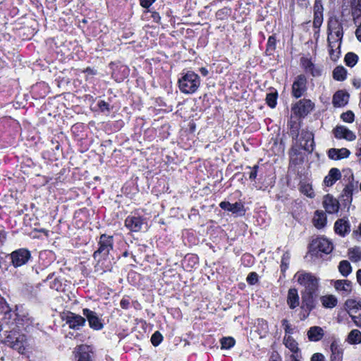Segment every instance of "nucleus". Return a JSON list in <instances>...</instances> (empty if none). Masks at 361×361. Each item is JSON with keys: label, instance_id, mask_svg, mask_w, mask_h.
<instances>
[{"label": "nucleus", "instance_id": "nucleus-10", "mask_svg": "<svg viewBox=\"0 0 361 361\" xmlns=\"http://www.w3.org/2000/svg\"><path fill=\"white\" fill-rule=\"evenodd\" d=\"M31 257L30 252L25 248L18 249L11 254L12 264L15 267L25 264Z\"/></svg>", "mask_w": 361, "mask_h": 361}, {"label": "nucleus", "instance_id": "nucleus-18", "mask_svg": "<svg viewBox=\"0 0 361 361\" xmlns=\"http://www.w3.org/2000/svg\"><path fill=\"white\" fill-rule=\"evenodd\" d=\"M327 31L328 34H334L336 37L340 38H343V25L335 16L329 18L328 20Z\"/></svg>", "mask_w": 361, "mask_h": 361}, {"label": "nucleus", "instance_id": "nucleus-61", "mask_svg": "<svg viewBox=\"0 0 361 361\" xmlns=\"http://www.w3.org/2000/svg\"><path fill=\"white\" fill-rule=\"evenodd\" d=\"M290 134L293 138L298 137L299 136L297 128L295 130H293V128H292L290 130Z\"/></svg>", "mask_w": 361, "mask_h": 361}, {"label": "nucleus", "instance_id": "nucleus-47", "mask_svg": "<svg viewBox=\"0 0 361 361\" xmlns=\"http://www.w3.org/2000/svg\"><path fill=\"white\" fill-rule=\"evenodd\" d=\"M276 40L274 36L271 35L268 38L267 51H274L276 49Z\"/></svg>", "mask_w": 361, "mask_h": 361}, {"label": "nucleus", "instance_id": "nucleus-21", "mask_svg": "<svg viewBox=\"0 0 361 361\" xmlns=\"http://www.w3.org/2000/svg\"><path fill=\"white\" fill-rule=\"evenodd\" d=\"M334 134L337 139H345L348 141H353L356 138L355 133L343 126H337L334 128Z\"/></svg>", "mask_w": 361, "mask_h": 361}, {"label": "nucleus", "instance_id": "nucleus-19", "mask_svg": "<svg viewBox=\"0 0 361 361\" xmlns=\"http://www.w3.org/2000/svg\"><path fill=\"white\" fill-rule=\"evenodd\" d=\"M323 207L329 214L337 213L339 210L340 203L331 195H326L324 197Z\"/></svg>", "mask_w": 361, "mask_h": 361}, {"label": "nucleus", "instance_id": "nucleus-28", "mask_svg": "<svg viewBox=\"0 0 361 361\" xmlns=\"http://www.w3.org/2000/svg\"><path fill=\"white\" fill-rule=\"evenodd\" d=\"M314 226L317 228H322L326 224V216L323 211H316L313 218Z\"/></svg>", "mask_w": 361, "mask_h": 361}, {"label": "nucleus", "instance_id": "nucleus-39", "mask_svg": "<svg viewBox=\"0 0 361 361\" xmlns=\"http://www.w3.org/2000/svg\"><path fill=\"white\" fill-rule=\"evenodd\" d=\"M349 258L353 262H358L361 259V250L359 247L351 248L349 250Z\"/></svg>", "mask_w": 361, "mask_h": 361}, {"label": "nucleus", "instance_id": "nucleus-24", "mask_svg": "<svg viewBox=\"0 0 361 361\" xmlns=\"http://www.w3.org/2000/svg\"><path fill=\"white\" fill-rule=\"evenodd\" d=\"M350 154V152L346 148H331L328 151V157L333 160H339L348 158Z\"/></svg>", "mask_w": 361, "mask_h": 361}, {"label": "nucleus", "instance_id": "nucleus-31", "mask_svg": "<svg viewBox=\"0 0 361 361\" xmlns=\"http://www.w3.org/2000/svg\"><path fill=\"white\" fill-rule=\"evenodd\" d=\"M334 288L337 290H342L346 293L351 291V282L348 280H337L334 282Z\"/></svg>", "mask_w": 361, "mask_h": 361}, {"label": "nucleus", "instance_id": "nucleus-15", "mask_svg": "<svg viewBox=\"0 0 361 361\" xmlns=\"http://www.w3.org/2000/svg\"><path fill=\"white\" fill-rule=\"evenodd\" d=\"M144 219L140 216H128L125 220L126 227L132 232H138L142 229Z\"/></svg>", "mask_w": 361, "mask_h": 361}, {"label": "nucleus", "instance_id": "nucleus-11", "mask_svg": "<svg viewBox=\"0 0 361 361\" xmlns=\"http://www.w3.org/2000/svg\"><path fill=\"white\" fill-rule=\"evenodd\" d=\"M307 78L304 75H298L292 85V95L295 98L301 97L307 91Z\"/></svg>", "mask_w": 361, "mask_h": 361}, {"label": "nucleus", "instance_id": "nucleus-14", "mask_svg": "<svg viewBox=\"0 0 361 361\" xmlns=\"http://www.w3.org/2000/svg\"><path fill=\"white\" fill-rule=\"evenodd\" d=\"M82 314L87 318L90 328L94 330H101L103 329L104 324L102 319L96 312L90 309L85 308L82 310Z\"/></svg>", "mask_w": 361, "mask_h": 361}, {"label": "nucleus", "instance_id": "nucleus-7", "mask_svg": "<svg viewBox=\"0 0 361 361\" xmlns=\"http://www.w3.org/2000/svg\"><path fill=\"white\" fill-rule=\"evenodd\" d=\"M345 306L354 324L361 327V302L348 299L345 301Z\"/></svg>", "mask_w": 361, "mask_h": 361}, {"label": "nucleus", "instance_id": "nucleus-30", "mask_svg": "<svg viewBox=\"0 0 361 361\" xmlns=\"http://www.w3.org/2000/svg\"><path fill=\"white\" fill-rule=\"evenodd\" d=\"M320 300L325 308H333L336 306L338 302L337 298L333 295L322 296Z\"/></svg>", "mask_w": 361, "mask_h": 361}, {"label": "nucleus", "instance_id": "nucleus-27", "mask_svg": "<svg viewBox=\"0 0 361 361\" xmlns=\"http://www.w3.org/2000/svg\"><path fill=\"white\" fill-rule=\"evenodd\" d=\"M324 335L323 329L317 326L310 327L307 331V337L310 341H319L323 338Z\"/></svg>", "mask_w": 361, "mask_h": 361}, {"label": "nucleus", "instance_id": "nucleus-57", "mask_svg": "<svg viewBox=\"0 0 361 361\" xmlns=\"http://www.w3.org/2000/svg\"><path fill=\"white\" fill-rule=\"evenodd\" d=\"M258 169H259L258 165H255L252 168V171H250V173L249 174V178L250 180H255L256 178Z\"/></svg>", "mask_w": 361, "mask_h": 361}, {"label": "nucleus", "instance_id": "nucleus-37", "mask_svg": "<svg viewBox=\"0 0 361 361\" xmlns=\"http://www.w3.org/2000/svg\"><path fill=\"white\" fill-rule=\"evenodd\" d=\"M278 93L276 91L271 92L267 94L266 102L271 108H274L277 104Z\"/></svg>", "mask_w": 361, "mask_h": 361}, {"label": "nucleus", "instance_id": "nucleus-51", "mask_svg": "<svg viewBox=\"0 0 361 361\" xmlns=\"http://www.w3.org/2000/svg\"><path fill=\"white\" fill-rule=\"evenodd\" d=\"M50 288L53 290H56L57 291H59L62 288V283L61 281L55 278L50 284Z\"/></svg>", "mask_w": 361, "mask_h": 361}, {"label": "nucleus", "instance_id": "nucleus-50", "mask_svg": "<svg viewBox=\"0 0 361 361\" xmlns=\"http://www.w3.org/2000/svg\"><path fill=\"white\" fill-rule=\"evenodd\" d=\"M353 16L355 22L357 23L360 16H361V1L357 4L356 7L353 11Z\"/></svg>", "mask_w": 361, "mask_h": 361}, {"label": "nucleus", "instance_id": "nucleus-2", "mask_svg": "<svg viewBox=\"0 0 361 361\" xmlns=\"http://www.w3.org/2000/svg\"><path fill=\"white\" fill-rule=\"evenodd\" d=\"M343 180L347 182V183L340 196V201L345 207H348L353 200V192H357L358 181L354 180L353 173L350 169H345L343 171Z\"/></svg>", "mask_w": 361, "mask_h": 361}, {"label": "nucleus", "instance_id": "nucleus-32", "mask_svg": "<svg viewBox=\"0 0 361 361\" xmlns=\"http://www.w3.org/2000/svg\"><path fill=\"white\" fill-rule=\"evenodd\" d=\"M283 343L291 352L297 353L299 350L298 343L290 335L285 336L283 338Z\"/></svg>", "mask_w": 361, "mask_h": 361}, {"label": "nucleus", "instance_id": "nucleus-43", "mask_svg": "<svg viewBox=\"0 0 361 361\" xmlns=\"http://www.w3.org/2000/svg\"><path fill=\"white\" fill-rule=\"evenodd\" d=\"M300 191L309 197H314V193L312 188V186L309 184H305L301 186Z\"/></svg>", "mask_w": 361, "mask_h": 361}, {"label": "nucleus", "instance_id": "nucleus-36", "mask_svg": "<svg viewBox=\"0 0 361 361\" xmlns=\"http://www.w3.org/2000/svg\"><path fill=\"white\" fill-rule=\"evenodd\" d=\"M358 61V56L353 52H348L345 56V63L349 67H353Z\"/></svg>", "mask_w": 361, "mask_h": 361}, {"label": "nucleus", "instance_id": "nucleus-5", "mask_svg": "<svg viewBox=\"0 0 361 361\" xmlns=\"http://www.w3.org/2000/svg\"><path fill=\"white\" fill-rule=\"evenodd\" d=\"M6 344L17 350L20 354H24L27 347L26 336L16 331H11L5 338Z\"/></svg>", "mask_w": 361, "mask_h": 361}, {"label": "nucleus", "instance_id": "nucleus-29", "mask_svg": "<svg viewBox=\"0 0 361 361\" xmlns=\"http://www.w3.org/2000/svg\"><path fill=\"white\" fill-rule=\"evenodd\" d=\"M348 94L343 91L336 92L333 97V104L336 106H343L348 102Z\"/></svg>", "mask_w": 361, "mask_h": 361}, {"label": "nucleus", "instance_id": "nucleus-40", "mask_svg": "<svg viewBox=\"0 0 361 361\" xmlns=\"http://www.w3.org/2000/svg\"><path fill=\"white\" fill-rule=\"evenodd\" d=\"M28 321L29 319L26 315H20L19 313H16L15 322L17 327H23L25 324L28 323Z\"/></svg>", "mask_w": 361, "mask_h": 361}, {"label": "nucleus", "instance_id": "nucleus-16", "mask_svg": "<svg viewBox=\"0 0 361 361\" xmlns=\"http://www.w3.org/2000/svg\"><path fill=\"white\" fill-rule=\"evenodd\" d=\"M219 206L222 209L231 212L237 216L245 215V210L241 202L231 204L229 202L224 201L220 203Z\"/></svg>", "mask_w": 361, "mask_h": 361}, {"label": "nucleus", "instance_id": "nucleus-1", "mask_svg": "<svg viewBox=\"0 0 361 361\" xmlns=\"http://www.w3.org/2000/svg\"><path fill=\"white\" fill-rule=\"evenodd\" d=\"M180 91L185 94H192L197 91L201 84L200 77L194 71H187L181 73L178 80Z\"/></svg>", "mask_w": 361, "mask_h": 361}, {"label": "nucleus", "instance_id": "nucleus-63", "mask_svg": "<svg viewBox=\"0 0 361 361\" xmlns=\"http://www.w3.org/2000/svg\"><path fill=\"white\" fill-rule=\"evenodd\" d=\"M357 280L359 284L361 286V269L357 271Z\"/></svg>", "mask_w": 361, "mask_h": 361}, {"label": "nucleus", "instance_id": "nucleus-46", "mask_svg": "<svg viewBox=\"0 0 361 361\" xmlns=\"http://www.w3.org/2000/svg\"><path fill=\"white\" fill-rule=\"evenodd\" d=\"M323 23V14H314L313 26L319 28Z\"/></svg>", "mask_w": 361, "mask_h": 361}, {"label": "nucleus", "instance_id": "nucleus-6", "mask_svg": "<svg viewBox=\"0 0 361 361\" xmlns=\"http://www.w3.org/2000/svg\"><path fill=\"white\" fill-rule=\"evenodd\" d=\"M301 309L304 312L301 319H305L309 316L310 312L315 308L318 293L301 292Z\"/></svg>", "mask_w": 361, "mask_h": 361}, {"label": "nucleus", "instance_id": "nucleus-33", "mask_svg": "<svg viewBox=\"0 0 361 361\" xmlns=\"http://www.w3.org/2000/svg\"><path fill=\"white\" fill-rule=\"evenodd\" d=\"M347 341L350 344H358L361 343V332L357 329L352 330L348 336Z\"/></svg>", "mask_w": 361, "mask_h": 361}, {"label": "nucleus", "instance_id": "nucleus-45", "mask_svg": "<svg viewBox=\"0 0 361 361\" xmlns=\"http://www.w3.org/2000/svg\"><path fill=\"white\" fill-rule=\"evenodd\" d=\"M355 115L351 111L343 113L341 116V119L346 123H352L354 121Z\"/></svg>", "mask_w": 361, "mask_h": 361}, {"label": "nucleus", "instance_id": "nucleus-64", "mask_svg": "<svg viewBox=\"0 0 361 361\" xmlns=\"http://www.w3.org/2000/svg\"><path fill=\"white\" fill-rule=\"evenodd\" d=\"M355 35H356V37L357 38V39L359 41L361 40V30L360 29H357L356 31H355Z\"/></svg>", "mask_w": 361, "mask_h": 361}, {"label": "nucleus", "instance_id": "nucleus-44", "mask_svg": "<svg viewBox=\"0 0 361 361\" xmlns=\"http://www.w3.org/2000/svg\"><path fill=\"white\" fill-rule=\"evenodd\" d=\"M163 340L162 335L159 332H154L151 337V342L154 346L159 345Z\"/></svg>", "mask_w": 361, "mask_h": 361}, {"label": "nucleus", "instance_id": "nucleus-20", "mask_svg": "<svg viewBox=\"0 0 361 361\" xmlns=\"http://www.w3.org/2000/svg\"><path fill=\"white\" fill-rule=\"evenodd\" d=\"M301 65L305 72L310 73L313 77H319L322 75V69L319 66L314 65L308 58L302 57Z\"/></svg>", "mask_w": 361, "mask_h": 361}, {"label": "nucleus", "instance_id": "nucleus-35", "mask_svg": "<svg viewBox=\"0 0 361 361\" xmlns=\"http://www.w3.org/2000/svg\"><path fill=\"white\" fill-rule=\"evenodd\" d=\"M338 269L343 276H347L352 271L351 265L347 260H343L340 262Z\"/></svg>", "mask_w": 361, "mask_h": 361}, {"label": "nucleus", "instance_id": "nucleus-12", "mask_svg": "<svg viewBox=\"0 0 361 361\" xmlns=\"http://www.w3.org/2000/svg\"><path fill=\"white\" fill-rule=\"evenodd\" d=\"M300 147L311 153L314 148V135L312 132L307 130H302L299 138Z\"/></svg>", "mask_w": 361, "mask_h": 361}, {"label": "nucleus", "instance_id": "nucleus-8", "mask_svg": "<svg viewBox=\"0 0 361 361\" xmlns=\"http://www.w3.org/2000/svg\"><path fill=\"white\" fill-rule=\"evenodd\" d=\"M310 252L312 255H318L319 252L329 254L333 250V244L327 238H317L310 244Z\"/></svg>", "mask_w": 361, "mask_h": 361}, {"label": "nucleus", "instance_id": "nucleus-52", "mask_svg": "<svg viewBox=\"0 0 361 361\" xmlns=\"http://www.w3.org/2000/svg\"><path fill=\"white\" fill-rule=\"evenodd\" d=\"M258 281V275L255 272H251L247 277V281L250 285L255 284Z\"/></svg>", "mask_w": 361, "mask_h": 361}, {"label": "nucleus", "instance_id": "nucleus-22", "mask_svg": "<svg viewBox=\"0 0 361 361\" xmlns=\"http://www.w3.org/2000/svg\"><path fill=\"white\" fill-rule=\"evenodd\" d=\"M334 231L338 235L344 237L350 232V224L346 219H339L334 224Z\"/></svg>", "mask_w": 361, "mask_h": 361}, {"label": "nucleus", "instance_id": "nucleus-48", "mask_svg": "<svg viewBox=\"0 0 361 361\" xmlns=\"http://www.w3.org/2000/svg\"><path fill=\"white\" fill-rule=\"evenodd\" d=\"M281 323L286 334H292L293 333V329L286 319H283Z\"/></svg>", "mask_w": 361, "mask_h": 361}, {"label": "nucleus", "instance_id": "nucleus-49", "mask_svg": "<svg viewBox=\"0 0 361 361\" xmlns=\"http://www.w3.org/2000/svg\"><path fill=\"white\" fill-rule=\"evenodd\" d=\"M323 6L322 0H315L314 5V14H323Z\"/></svg>", "mask_w": 361, "mask_h": 361}, {"label": "nucleus", "instance_id": "nucleus-54", "mask_svg": "<svg viewBox=\"0 0 361 361\" xmlns=\"http://www.w3.org/2000/svg\"><path fill=\"white\" fill-rule=\"evenodd\" d=\"M98 106L102 111H109V104L105 101H99L98 102Z\"/></svg>", "mask_w": 361, "mask_h": 361}, {"label": "nucleus", "instance_id": "nucleus-60", "mask_svg": "<svg viewBox=\"0 0 361 361\" xmlns=\"http://www.w3.org/2000/svg\"><path fill=\"white\" fill-rule=\"evenodd\" d=\"M353 85L355 88L359 89L361 87V79L354 78L353 80Z\"/></svg>", "mask_w": 361, "mask_h": 361}, {"label": "nucleus", "instance_id": "nucleus-13", "mask_svg": "<svg viewBox=\"0 0 361 361\" xmlns=\"http://www.w3.org/2000/svg\"><path fill=\"white\" fill-rule=\"evenodd\" d=\"M63 319L68 325L70 329L76 330L83 326L86 322L83 317L73 312H68Z\"/></svg>", "mask_w": 361, "mask_h": 361}, {"label": "nucleus", "instance_id": "nucleus-4", "mask_svg": "<svg viewBox=\"0 0 361 361\" xmlns=\"http://www.w3.org/2000/svg\"><path fill=\"white\" fill-rule=\"evenodd\" d=\"M98 248L93 253V258L97 264L106 259L114 247V237L106 234H102L97 242Z\"/></svg>", "mask_w": 361, "mask_h": 361}, {"label": "nucleus", "instance_id": "nucleus-34", "mask_svg": "<svg viewBox=\"0 0 361 361\" xmlns=\"http://www.w3.org/2000/svg\"><path fill=\"white\" fill-rule=\"evenodd\" d=\"M347 71L343 66H337L333 71V78L338 81H343L346 78Z\"/></svg>", "mask_w": 361, "mask_h": 361}, {"label": "nucleus", "instance_id": "nucleus-41", "mask_svg": "<svg viewBox=\"0 0 361 361\" xmlns=\"http://www.w3.org/2000/svg\"><path fill=\"white\" fill-rule=\"evenodd\" d=\"M222 349H230L235 345V340L232 337H225L221 339Z\"/></svg>", "mask_w": 361, "mask_h": 361}, {"label": "nucleus", "instance_id": "nucleus-9", "mask_svg": "<svg viewBox=\"0 0 361 361\" xmlns=\"http://www.w3.org/2000/svg\"><path fill=\"white\" fill-rule=\"evenodd\" d=\"M314 104L307 99H302L297 102L292 106L293 113L299 117H305L314 109Z\"/></svg>", "mask_w": 361, "mask_h": 361}, {"label": "nucleus", "instance_id": "nucleus-59", "mask_svg": "<svg viewBox=\"0 0 361 361\" xmlns=\"http://www.w3.org/2000/svg\"><path fill=\"white\" fill-rule=\"evenodd\" d=\"M152 18L155 23H159L161 20V16L157 11H153L152 13Z\"/></svg>", "mask_w": 361, "mask_h": 361}, {"label": "nucleus", "instance_id": "nucleus-17", "mask_svg": "<svg viewBox=\"0 0 361 361\" xmlns=\"http://www.w3.org/2000/svg\"><path fill=\"white\" fill-rule=\"evenodd\" d=\"M343 38L336 37L334 34H328L327 41L329 48V54L331 59L336 61L338 58L339 51L336 53L335 48L339 49L340 45Z\"/></svg>", "mask_w": 361, "mask_h": 361}, {"label": "nucleus", "instance_id": "nucleus-42", "mask_svg": "<svg viewBox=\"0 0 361 361\" xmlns=\"http://www.w3.org/2000/svg\"><path fill=\"white\" fill-rule=\"evenodd\" d=\"M290 254L288 252H286L281 257V269L282 272H285L286 269L288 268L289 261H290Z\"/></svg>", "mask_w": 361, "mask_h": 361}, {"label": "nucleus", "instance_id": "nucleus-53", "mask_svg": "<svg viewBox=\"0 0 361 361\" xmlns=\"http://www.w3.org/2000/svg\"><path fill=\"white\" fill-rule=\"evenodd\" d=\"M310 361H325V357L320 353H316L312 355Z\"/></svg>", "mask_w": 361, "mask_h": 361}, {"label": "nucleus", "instance_id": "nucleus-55", "mask_svg": "<svg viewBox=\"0 0 361 361\" xmlns=\"http://www.w3.org/2000/svg\"><path fill=\"white\" fill-rule=\"evenodd\" d=\"M8 304H7L6 300L4 299V297H2L0 295V310L6 312L8 310Z\"/></svg>", "mask_w": 361, "mask_h": 361}, {"label": "nucleus", "instance_id": "nucleus-56", "mask_svg": "<svg viewBox=\"0 0 361 361\" xmlns=\"http://www.w3.org/2000/svg\"><path fill=\"white\" fill-rule=\"evenodd\" d=\"M130 300L128 298H123L120 302L121 307L124 310L128 309L130 307Z\"/></svg>", "mask_w": 361, "mask_h": 361}, {"label": "nucleus", "instance_id": "nucleus-23", "mask_svg": "<svg viewBox=\"0 0 361 361\" xmlns=\"http://www.w3.org/2000/svg\"><path fill=\"white\" fill-rule=\"evenodd\" d=\"M330 350L331 361H342L343 352L338 340L334 338L331 341Z\"/></svg>", "mask_w": 361, "mask_h": 361}, {"label": "nucleus", "instance_id": "nucleus-62", "mask_svg": "<svg viewBox=\"0 0 361 361\" xmlns=\"http://www.w3.org/2000/svg\"><path fill=\"white\" fill-rule=\"evenodd\" d=\"M200 71L201 74L202 75H204V76H207L208 75V73H209L208 70L206 68H204V67L201 68L200 69Z\"/></svg>", "mask_w": 361, "mask_h": 361}, {"label": "nucleus", "instance_id": "nucleus-58", "mask_svg": "<svg viewBox=\"0 0 361 361\" xmlns=\"http://www.w3.org/2000/svg\"><path fill=\"white\" fill-rule=\"evenodd\" d=\"M156 0H140V6L143 8H148Z\"/></svg>", "mask_w": 361, "mask_h": 361}, {"label": "nucleus", "instance_id": "nucleus-3", "mask_svg": "<svg viewBox=\"0 0 361 361\" xmlns=\"http://www.w3.org/2000/svg\"><path fill=\"white\" fill-rule=\"evenodd\" d=\"M294 279L304 288L302 292L318 293L319 278L314 274L300 270L294 275Z\"/></svg>", "mask_w": 361, "mask_h": 361}, {"label": "nucleus", "instance_id": "nucleus-38", "mask_svg": "<svg viewBox=\"0 0 361 361\" xmlns=\"http://www.w3.org/2000/svg\"><path fill=\"white\" fill-rule=\"evenodd\" d=\"M87 348L85 345H80L78 347V361H91L90 355L85 350Z\"/></svg>", "mask_w": 361, "mask_h": 361}, {"label": "nucleus", "instance_id": "nucleus-25", "mask_svg": "<svg viewBox=\"0 0 361 361\" xmlns=\"http://www.w3.org/2000/svg\"><path fill=\"white\" fill-rule=\"evenodd\" d=\"M341 178V173L338 169L332 168L329 171L328 175L324 179V183L326 186H332L338 180Z\"/></svg>", "mask_w": 361, "mask_h": 361}, {"label": "nucleus", "instance_id": "nucleus-26", "mask_svg": "<svg viewBox=\"0 0 361 361\" xmlns=\"http://www.w3.org/2000/svg\"><path fill=\"white\" fill-rule=\"evenodd\" d=\"M287 304L292 310L295 309L300 305V298L298 290L295 288H290L288 291Z\"/></svg>", "mask_w": 361, "mask_h": 361}]
</instances>
